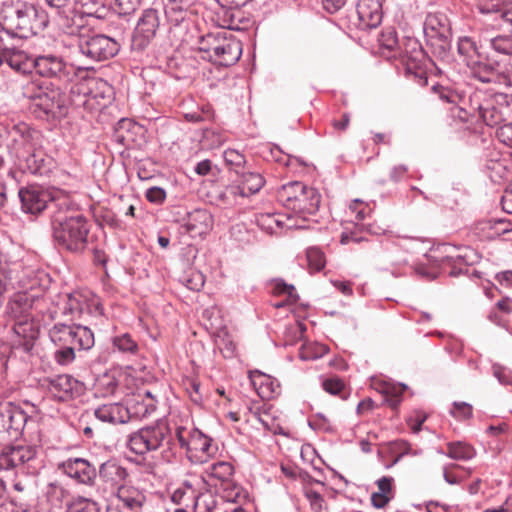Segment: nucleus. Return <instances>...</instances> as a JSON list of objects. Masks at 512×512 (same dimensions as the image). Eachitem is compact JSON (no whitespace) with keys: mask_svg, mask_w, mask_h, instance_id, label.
Segmentation results:
<instances>
[{"mask_svg":"<svg viewBox=\"0 0 512 512\" xmlns=\"http://www.w3.org/2000/svg\"><path fill=\"white\" fill-rule=\"evenodd\" d=\"M104 89H109L106 81L90 78L72 85L69 98L66 85L33 79L23 86V96L31 101L37 119L56 123L68 115L70 105L93 109L99 98L104 99Z\"/></svg>","mask_w":512,"mask_h":512,"instance_id":"f257e3e1","label":"nucleus"},{"mask_svg":"<svg viewBox=\"0 0 512 512\" xmlns=\"http://www.w3.org/2000/svg\"><path fill=\"white\" fill-rule=\"evenodd\" d=\"M0 20L18 42L42 33L49 25L46 10L26 0H5L0 8Z\"/></svg>","mask_w":512,"mask_h":512,"instance_id":"f03ea898","label":"nucleus"},{"mask_svg":"<svg viewBox=\"0 0 512 512\" xmlns=\"http://www.w3.org/2000/svg\"><path fill=\"white\" fill-rule=\"evenodd\" d=\"M277 198L286 208L298 214L301 220L308 221L305 215L318 211L321 195L301 181H291L281 186Z\"/></svg>","mask_w":512,"mask_h":512,"instance_id":"7ed1b4c3","label":"nucleus"},{"mask_svg":"<svg viewBox=\"0 0 512 512\" xmlns=\"http://www.w3.org/2000/svg\"><path fill=\"white\" fill-rule=\"evenodd\" d=\"M405 71L406 77L424 87L428 84L427 67L432 59L415 37H404L397 54Z\"/></svg>","mask_w":512,"mask_h":512,"instance_id":"20e7f679","label":"nucleus"},{"mask_svg":"<svg viewBox=\"0 0 512 512\" xmlns=\"http://www.w3.org/2000/svg\"><path fill=\"white\" fill-rule=\"evenodd\" d=\"M49 338L55 345H67L76 352L88 351L94 344V333L87 326L58 322L49 329Z\"/></svg>","mask_w":512,"mask_h":512,"instance_id":"39448f33","label":"nucleus"},{"mask_svg":"<svg viewBox=\"0 0 512 512\" xmlns=\"http://www.w3.org/2000/svg\"><path fill=\"white\" fill-rule=\"evenodd\" d=\"M450 249L451 247L449 245H441L431 249L429 253L425 254L427 264H430L432 268L442 270L450 268L448 275L451 277L466 275L469 278H481V272L470 269L472 262L468 260L466 254L452 255L449 253Z\"/></svg>","mask_w":512,"mask_h":512,"instance_id":"423d86ee","label":"nucleus"},{"mask_svg":"<svg viewBox=\"0 0 512 512\" xmlns=\"http://www.w3.org/2000/svg\"><path fill=\"white\" fill-rule=\"evenodd\" d=\"M385 0H358L356 6L349 9L342 18L350 30L367 31L378 27L383 18Z\"/></svg>","mask_w":512,"mask_h":512,"instance_id":"0eeeda50","label":"nucleus"},{"mask_svg":"<svg viewBox=\"0 0 512 512\" xmlns=\"http://www.w3.org/2000/svg\"><path fill=\"white\" fill-rule=\"evenodd\" d=\"M467 68L470 75L482 83H494L512 87V65L502 64L485 53H482Z\"/></svg>","mask_w":512,"mask_h":512,"instance_id":"6e6552de","label":"nucleus"},{"mask_svg":"<svg viewBox=\"0 0 512 512\" xmlns=\"http://www.w3.org/2000/svg\"><path fill=\"white\" fill-rule=\"evenodd\" d=\"M171 437L170 428L165 421H157L154 425L145 426L129 435L127 446L137 455L155 451Z\"/></svg>","mask_w":512,"mask_h":512,"instance_id":"1a4fd4ad","label":"nucleus"},{"mask_svg":"<svg viewBox=\"0 0 512 512\" xmlns=\"http://www.w3.org/2000/svg\"><path fill=\"white\" fill-rule=\"evenodd\" d=\"M33 303L34 296L24 291L15 293L7 303L6 314L15 321L13 330L18 336L28 338L34 335L31 314Z\"/></svg>","mask_w":512,"mask_h":512,"instance_id":"9d476101","label":"nucleus"},{"mask_svg":"<svg viewBox=\"0 0 512 512\" xmlns=\"http://www.w3.org/2000/svg\"><path fill=\"white\" fill-rule=\"evenodd\" d=\"M35 77L54 79L60 85H66L77 77V71L72 63L56 54H39L35 56Z\"/></svg>","mask_w":512,"mask_h":512,"instance_id":"9b49d317","label":"nucleus"},{"mask_svg":"<svg viewBox=\"0 0 512 512\" xmlns=\"http://www.w3.org/2000/svg\"><path fill=\"white\" fill-rule=\"evenodd\" d=\"M192 0H169L165 6V15L170 24V34L176 41L189 42V29L192 27Z\"/></svg>","mask_w":512,"mask_h":512,"instance_id":"f8f14e48","label":"nucleus"},{"mask_svg":"<svg viewBox=\"0 0 512 512\" xmlns=\"http://www.w3.org/2000/svg\"><path fill=\"white\" fill-rule=\"evenodd\" d=\"M161 27V13L154 8L144 9L131 36V50L144 52L156 38Z\"/></svg>","mask_w":512,"mask_h":512,"instance_id":"ddd939ff","label":"nucleus"},{"mask_svg":"<svg viewBox=\"0 0 512 512\" xmlns=\"http://www.w3.org/2000/svg\"><path fill=\"white\" fill-rule=\"evenodd\" d=\"M29 420L26 412L13 402H0V443L17 440Z\"/></svg>","mask_w":512,"mask_h":512,"instance_id":"4468645a","label":"nucleus"},{"mask_svg":"<svg viewBox=\"0 0 512 512\" xmlns=\"http://www.w3.org/2000/svg\"><path fill=\"white\" fill-rule=\"evenodd\" d=\"M79 51L88 59L100 62L106 61L117 55L120 49L119 43L104 34H94L81 37L78 43Z\"/></svg>","mask_w":512,"mask_h":512,"instance_id":"2eb2a0df","label":"nucleus"},{"mask_svg":"<svg viewBox=\"0 0 512 512\" xmlns=\"http://www.w3.org/2000/svg\"><path fill=\"white\" fill-rule=\"evenodd\" d=\"M21 209L34 216L42 214L54 201L52 192L38 185H29L18 190Z\"/></svg>","mask_w":512,"mask_h":512,"instance_id":"dca6fc26","label":"nucleus"},{"mask_svg":"<svg viewBox=\"0 0 512 512\" xmlns=\"http://www.w3.org/2000/svg\"><path fill=\"white\" fill-rule=\"evenodd\" d=\"M5 131L8 140V152L21 162L23 156L30 151L31 143L37 131L25 122L7 126Z\"/></svg>","mask_w":512,"mask_h":512,"instance_id":"f3484780","label":"nucleus"},{"mask_svg":"<svg viewBox=\"0 0 512 512\" xmlns=\"http://www.w3.org/2000/svg\"><path fill=\"white\" fill-rule=\"evenodd\" d=\"M512 98L505 93L490 94V97L483 103L482 115L480 118L490 127L503 125L512 114Z\"/></svg>","mask_w":512,"mask_h":512,"instance_id":"a211bd4d","label":"nucleus"},{"mask_svg":"<svg viewBox=\"0 0 512 512\" xmlns=\"http://www.w3.org/2000/svg\"><path fill=\"white\" fill-rule=\"evenodd\" d=\"M146 500L145 492L137 487H119L115 501L107 506V512H143Z\"/></svg>","mask_w":512,"mask_h":512,"instance_id":"6ab92c4d","label":"nucleus"},{"mask_svg":"<svg viewBox=\"0 0 512 512\" xmlns=\"http://www.w3.org/2000/svg\"><path fill=\"white\" fill-rule=\"evenodd\" d=\"M57 470L74 479L77 483L93 486L97 470L87 459L69 458L57 464Z\"/></svg>","mask_w":512,"mask_h":512,"instance_id":"aec40b11","label":"nucleus"},{"mask_svg":"<svg viewBox=\"0 0 512 512\" xmlns=\"http://www.w3.org/2000/svg\"><path fill=\"white\" fill-rule=\"evenodd\" d=\"M85 226H54L53 237L56 243L69 251H80L86 244L88 231Z\"/></svg>","mask_w":512,"mask_h":512,"instance_id":"412c9836","label":"nucleus"},{"mask_svg":"<svg viewBox=\"0 0 512 512\" xmlns=\"http://www.w3.org/2000/svg\"><path fill=\"white\" fill-rule=\"evenodd\" d=\"M48 389L59 401H68L81 395L83 383L68 374H61L48 380Z\"/></svg>","mask_w":512,"mask_h":512,"instance_id":"4be33fe9","label":"nucleus"},{"mask_svg":"<svg viewBox=\"0 0 512 512\" xmlns=\"http://www.w3.org/2000/svg\"><path fill=\"white\" fill-rule=\"evenodd\" d=\"M18 44L12 50L4 52L3 63H6L12 70L22 76L30 77V81L38 79L35 77V56L18 49Z\"/></svg>","mask_w":512,"mask_h":512,"instance_id":"5701e85b","label":"nucleus"},{"mask_svg":"<svg viewBox=\"0 0 512 512\" xmlns=\"http://www.w3.org/2000/svg\"><path fill=\"white\" fill-rule=\"evenodd\" d=\"M238 185L227 187V192L234 196L247 197L258 193L265 184V179L259 172L251 171L248 167L240 171Z\"/></svg>","mask_w":512,"mask_h":512,"instance_id":"b1692460","label":"nucleus"},{"mask_svg":"<svg viewBox=\"0 0 512 512\" xmlns=\"http://www.w3.org/2000/svg\"><path fill=\"white\" fill-rule=\"evenodd\" d=\"M97 476L109 488L118 491L119 487H126L125 481L129 476L126 467L116 459H109L102 463L97 471Z\"/></svg>","mask_w":512,"mask_h":512,"instance_id":"393cba45","label":"nucleus"},{"mask_svg":"<svg viewBox=\"0 0 512 512\" xmlns=\"http://www.w3.org/2000/svg\"><path fill=\"white\" fill-rule=\"evenodd\" d=\"M242 55V44L239 40L235 39L231 34L222 41L218 50L210 56L211 62L214 64L229 67L234 65Z\"/></svg>","mask_w":512,"mask_h":512,"instance_id":"a878e982","label":"nucleus"},{"mask_svg":"<svg viewBox=\"0 0 512 512\" xmlns=\"http://www.w3.org/2000/svg\"><path fill=\"white\" fill-rule=\"evenodd\" d=\"M52 164V158L47 157L42 151H29L19 162V166L24 172L39 176L49 174Z\"/></svg>","mask_w":512,"mask_h":512,"instance_id":"bb28decb","label":"nucleus"},{"mask_svg":"<svg viewBox=\"0 0 512 512\" xmlns=\"http://www.w3.org/2000/svg\"><path fill=\"white\" fill-rule=\"evenodd\" d=\"M157 405V400L151 394L150 391H145L144 395H138L129 400L127 406L125 407L127 411V420L130 417H135L139 419L149 417L155 410Z\"/></svg>","mask_w":512,"mask_h":512,"instance_id":"cd10ccee","label":"nucleus"},{"mask_svg":"<svg viewBox=\"0 0 512 512\" xmlns=\"http://www.w3.org/2000/svg\"><path fill=\"white\" fill-rule=\"evenodd\" d=\"M249 377L257 391V394L262 399L270 400L280 395L281 386L280 382L276 378L259 371L251 372Z\"/></svg>","mask_w":512,"mask_h":512,"instance_id":"c85d7f7f","label":"nucleus"},{"mask_svg":"<svg viewBox=\"0 0 512 512\" xmlns=\"http://www.w3.org/2000/svg\"><path fill=\"white\" fill-rule=\"evenodd\" d=\"M374 235H385L389 238L393 237L391 231L383 229L381 226H354L353 229L344 231L341 234L340 242L342 244H348L350 242L361 243L363 241H369V236Z\"/></svg>","mask_w":512,"mask_h":512,"instance_id":"c756f323","label":"nucleus"},{"mask_svg":"<svg viewBox=\"0 0 512 512\" xmlns=\"http://www.w3.org/2000/svg\"><path fill=\"white\" fill-rule=\"evenodd\" d=\"M32 273L33 270L25 266L24 272L18 270L14 272L11 277H8V274L0 273V308L3 305L4 294L7 290L8 283L23 290L31 289L34 286L31 278Z\"/></svg>","mask_w":512,"mask_h":512,"instance_id":"7c9ffc66","label":"nucleus"},{"mask_svg":"<svg viewBox=\"0 0 512 512\" xmlns=\"http://www.w3.org/2000/svg\"><path fill=\"white\" fill-rule=\"evenodd\" d=\"M93 415L102 423L116 425L127 422L125 406L119 403L103 404L94 409Z\"/></svg>","mask_w":512,"mask_h":512,"instance_id":"2f4dec72","label":"nucleus"},{"mask_svg":"<svg viewBox=\"0 0 512 512\" xmlns=\"http://www.w3.org/2000/svg\"><path fill=\"white\" fill-rule=\"evenodd\" d=\"M480 49L479 42L472 36L463 35L457 39V53L466 67L481 56Z\"/></svg>","mask_w":512,"mask_h":512,"instance_id":"473e14b6","label":"nucleus"},{"mask_svg":"<svg viewBox=\"0 0 512 512\" xmlns=\"http://www.w3.org/2000/svg\"><path fill=\"white\" fill-rule=\"evenodd\" d=\"M140 126H138L136 123L131 121L130 119H121L118 121L114 133H113V139L118 144H121L122 146L129 148L134 143V130H140Z\"/></svg>","mask_w":512,"mask_h":512,"instance_id":"72a5a7b5","label":"nucleus"},{"mask_svg":"<svg viewBox=\"0 0 512 512\" xmlns=\"http://www.w3.org/2000/svg\"><path fill=\"white\" fill-rule=\"evenodd\" d=\"M387 451L392 457L391 462L385 464L387 469L392 468L406 455L416 456L420 454L419 450L412 449L411 444L403 439H397L389 442L387 445Z\"/></svg>","mask_w":512,"mask_h":512,"instance_id":"f704fd0d","label":"nucleus"},{"mask_svg":"<svg viewBox=\"0 0 512 512\" xmlns=\"http://www.w3.org/2000/svg\"><path fill=\"white\" fill-rule=\"evenodd\" d=\"M46 498L48 502L55 508H62L65 504H70V492L58 480L51 481L46 487Z\"/></svg>","mask_w":512,"mask_h":512,"instance_id":"c9c22d12","label":"nucleus"},{"mask_svg":"<svg viewBox=\"0 0 512 512\" xmlns=\"http://www.w3.org/2000/svg\"><path fill=\"white\" fill-rule=\"evenodd\" d=\"M227 36L228 33L226 31L208 32L205 35L199 36V51L206 54L204 58L210 60V56L218 50L222 41H224Z\"/></svg>","mask_w":512,"mask_h":512,"instance_id":"e433bc0d","label":"nucleus"},{"mask_svg":"<svg viewBox=\"0 0 512 512\" xmlns=\"http://www.w3.org/2000/svg\"><path fill=\"white\" fill-rule=\"evenodd\" d=\"M443 454L453 460L468 461L476 456V450L466 442L454 441L447 443L446 451Z\"/></svg>","mask_w":512,"mask_h":512,"instance_id":"4c0bfd02","label":"nucleus"},{"mask_svg":"<svg viewBox=\"0 0 512 512\" xmlns=\"http://www.w3.org/2000/svg\"><path fill=\"white\" fill-rule=\"evenodd\" d=\"M87 300L81 293L75 292L67 295V300L63 308V314L81 316L88 310Z\"/></svg>","mask_w":512,"mask_h":512,"instance_id":"58836bf2","label":"nucleus"},{"mask_svg":"<svg viewBox=\"0 0 512 512\" xmlns=\"http://www.w3.org/2000/svg\"><path fill=\"white\" fill-rule=\"evenodd\" d=\"M427 47L433 57L441 61H449L452 58L451 40L425 39Z\"/></svg>","mask_w":512,"mask_h":512,"instance_id":"ea45409f","label":"nucleus"},{"mask_svg":"<svg viewBox=\"0 0 512 512\" xmlns=\"http://www.w3.org/2000/svg\"><path fill=\"white\" fill-rule=\"evenodd\" d=\"M446 31L452 32L448 17L443 13H429L423 24V32Z\"/></svg>","mask_w":512,"mask_h":512,"instance_id":"a19ab883","label":"nucleus"},{"mask_svg":"<svg viewBox=\"0 0 512 512\" xmlns=\"http://www.w3.org/2000/svg\"><path fill=\"white\" fill-rule=\"evenodd\" d=\"M322 388L327 393L339 396L342 399H347L349 396L345 382L338 376H332L324 379L322 382Z\"/></svg>","mask_w":512,"mask_h":512,"instance_id":"79ce46f5","label":"nucleus"},{"mask_svg":"<svg viewBox=\"0 0 512 512\" xmlns=\"http://www.w3.org/2000/svg\"><path fill=\"white\" fill-rule=\"evenodd\" d=\"M195 498L194 508L197 512H213L217 505V497L211 491H205L200 493Z\"/></svg>","mask_w":512,"mask_h":512,"instance_id":"37998d69","label":"nucleus"},{"mask_svg":"<svg viewBox=\"0 0 512 512\" xmlns=\"http://www.w3.org/2000/svg\"><path fill=\"white\" fill-rule=\"evenodd\" d=\"M489 44L496 53L512 56V30L511 34H498L492 37Z\"/></svg>","mask_w":512,"mask_h":512,"instance_id":"c03bdc74","label":"nucleus"},{"mask_svg":"<svg viewBox=\"0 0 512 512\" xmlns=\"http://www.w3.org/2000/svg\"><path fill=\"white\" fill-rule=\"evenodd\" d=\"M223 157L226 165L233 170L236 175L247 168L245 156L235 149L225 150Z\"/></svg>","mask_w":512,"mask_h":512,"instance_id":"a18cd8bd","label":"nucleus"},{"mask_svg":"<svg viewBox=\"0 0 512 512\" xmlns=\"http://www.w3.org/2000/svg\"><path fill=\"white\" fill-rule=\"evenodd\" d=\"M113 346L121 353L136 354L138 351L137 342L128 333L115 336L112 339Z\"/></svg>","mask_w":512,"mask_h":512,"instance_id":"49530a36","label":"nucleus"},{"mask_svg":"<svg viewBox=\"0 0 512 512\" xmlns=\"http://www.w3.org/2000/svg\"><path fill=\"white\" fill-rule=\"evenodd\" d=\"M381 48L388 51H393L397 54L401 42L397 38V32L394 28H387L383 30L378 38Z\"/></svg>","mask_w":512,"mask_h":512,"instance_id":"de8ad7c7","label":"nucleus"},{"mask_svg":"<svg viewBox=\"0 0 512 512\" xmlns=\"http://www.w3.org/2000/svg\"><path fill=\"white\" fill-rule=\"evenodd\" d=\"M10 448L15 467L33 460L36 456V450L31 446L18 445Z\"/></svg>","mask_w":512,"mask_h":512,"instance_id":"09e8293b","label":"nucleus"},{"mask_svg":"<svg viewBox=\"0 0 512 512\" xmlns=\"http://www.w3.org/2000/svg\"><path fill=\"white\" fill-rule=\"evenodd\" d=\"M67 512H99V506L93 500L78 497L70 502V504H67Z\"/></svg>","mask_w":512,"mask_h":512,"instance_id":"8fccbe9b","label":"nucleus"},{"mask_svg":"<svg viewBox=\"0 0 512 512\" xmlns=\"http://www.w3.org/2000/svg\"><path fill=\"white\" fill-rule=\"evenodd\" d=\"M306 258L310 270L319 272L325 267V255L317 247L308 248L306 251Z\"/></svg>","mask_w":512,"mask_h":512,"instance_id":"3c124183","label":"nucleus"},{"mask_svg":"<svg viewBox=\"0 0 512 512\" xmlns=\"http://www.w3.org/2000/svg\"><path fill=\"white\" fill-rule=\"evenodd\" d=\"M190 444L192 445L190 449L201 451L202 453H205L207 455L213 453L212 439L199 431H194Z\"/></svg>","mask_w":512,"mask_h":512,"instance_id":"603ef678","label":"nucleus"},{"mask_svg":"<svg viewBox=\"0 0 512 512\" xmlns=\"http://www.w3.org/2000/svg\"><path fill=\"white\" fill-rule=\"evenodd\" d=\"M96 387L103 395H112L118 387V381L114 375L104 373L97 379Z\"/></svg>","mask_w":512,"mask_h":512,"instance_id":"864d4df0","label":"nucleus"},{"mask_svg":"<svg viewBox=\"0 0 512 512\" xmlns=\"http://www.w3.org/2000/svg\"><path fill=\"white\" fill-rule=\"evenodd\" d=\"M233 473L234 467L229 462L219 461L211 466V476L223 482L228 481Z\"/></svg>","mask_w":512,"mask_h":512,"instance_id":"5fc2aeb1","label":"nucleus"},{"mask_svg":"<svg viewBox=\"0 0 512 512\" xmlns=\"http://www.w3.org/2000/svg\"><path fill=\"white\" fill-rule=\"evenodd\" d=\"M349 210L355 214L357 221H363L370 218L373 212L371 206L360 199H354L349 205Z\"/></svg>","mask_w":512,"mask_h":512,"instance_id":"6e6d98bb","label":"nucleus"},{"mask_svg":"<svg viewBox=\"0 0 512 512\" xmlns=\"http://www.w3.org/2000/svg\"><path fill=\"white\" fill-rule=\"evenodd\" d=\"M58 348L54 352V360L62 366L71 364L76 359V351L67 345H56Z\"/></svg>","mask_w":512,"mask_h":512,"instance_id":"4d7b16f0","label":"nucleus"},{"mask_svg":"<svg viewBox=\"0 0 512 512\" xmlns=\"http://www.w3.org/2000/svg\"><path fill=\"white\" fill-rule=\"evenodd\" d=\"M433 94L437 95L438 98L445 103H457L459 95L449 87L435 83L431 86Z\"/></svg>","mask_w":512,"mask_h":512,"instance_id":"13d9d810","label":"nucleus"},{"mask_svg":"<svg viewBox=\"0 0 512 512\" xmlns=\"http://www.w3.org/2000/svg\"><path fill=\"white\" fill-rule=\"evenodd\" d=\"M142 0H114V11L120 16L133 14L141 5Z\"/></svg>","mask_w":512,"mask_h":512,"instance_id":"bf43d9fd","label":"nucleus"},{"mask_svg":"<svg viewBox=\"0 0 512 512\" xmlns=\"http://www.w3.org/2000/svg\"><path fill=\"white\" fill-rule=\"evenodd\" d=\"M18 43L19 42L13 33H11V31L7 29L6 25H4L0 20V51L5 52L7 50H12Z\"/></svg>","mask_w":512,"mask_h":512,"instance_id":"052dcab7","label":"nucleus"},{"mask_svg":"<svg viewBox=\"0 0 512 512\" xmlns=\"http://www.w3.org/2000/svg\"><path fill=\"white\" fill-rule=\"evenodd\" d=\"M451 414L458 420H468L473 416V408L466 402H454Z\"/></svg>","mask_w":512,"mask_h":512,"instance_id":"680f3d73","label":"nucleus"},{"mask_svg":"<svg viewBox=\"0 0 512 512\" xmlns=\"http://www.w3.org/2000/svg\"><path fill=\"white\" fill-rule=\"evenodd\" d=\"M18 270L24 272V263L22 261L7 260L6 257L0 253V273L8 274V277H11V275Z\"/></svg>","mask_w":512,"mask_h":512,"instance_id":"e2e57ef3","label":"nucleus"},{"mask_svg":"<svg viewBox=\"0 0 512 512\" xmlns=\"http://www.w3.org/2000/svg\"><path fill=\"white\" fill-rule=\"evenodd\" d=\"M504 0H477L476 9L482 15L494 14L499 11V6Z\"/></svg>","mask_w":512,"mask_h":512,"instance_id":"0e129e2a","label":"nucleus"},{"mask_svg":"<svg viewBox=\"0 0 512 512\" xmlns=\"http://www.w3.org/2000/svg\"><path fill=\"white\" fill-rule=\"evenodd\" d=\"M145 197L150 203L160 205L166 200L167 194L162 187L153 186L146 190Z\"/></svg>","mask_w":512,"mask_h":512,"instance_id":"69168bd1","label":"nucleus"},{"mask_svg":"<svg viewBox=\"0 0 512 512\" xmlns=\"http://www.w3.org/2000/svg\"><path fill=\"white\" fill-rule=\"evenodd\" d=\"M497 139L512 148V122L500 125L496 130Z\"/></svg>","mask_w":512,"mask_h":512,"instance_id":"338daca9","label":"nucleus"},{"mask_svg":"<svg viewBox=\"0 0 512 512\" xmlns=\"http://www.w3.org/2000/svg\"><path fill=\"white\" fill-rule=\"evenodd\" d=\"M492 372L494 377H496L502 385H512V372L509 369L499 364H494L492 366Z\"/></svg>","mask_w":512,"mask_h":512,"instance_id":"774afa93","label":"nucleus"}]
</instances>
